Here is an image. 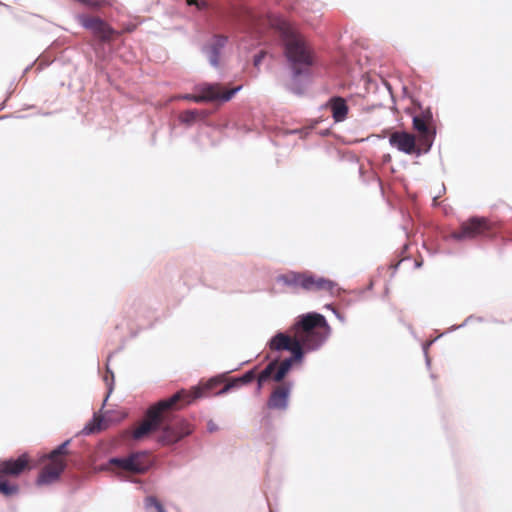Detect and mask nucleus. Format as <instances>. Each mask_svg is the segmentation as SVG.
<instances>
[{"label": "nucleus", "mask_w": 512, "mask_h": 512, "mask_svg": "<svg viewBox=\"0 0 512 512\" xmlns=\"http://www.w3.org/2000/svg\"><path fill=\"white\" fill-rule=\"evenodd\" d=\"M185 395L184 391H179L168 399L161 400L151 406L147 410L144 420L132 431L133 439H143L153 431L162 428L158 441L162 445H171L191 434L192 427L187 421L183 419L166 421V413L170 410L178 409L180 407V400Z\"/></svg>", "instance_id": "nucleus-1"}, {"label": "nucleus", "mask_w": 512, "mask_h": 512, "mask_svg": "<svg viewBox=\"0 0 512 512\" xmlns=\"http://www.w3.org/2000/svg\"><path fill=\"white\" fill-rule=\"evenodd\" d=\"M253 29L260 32L264 27H270L280 33L284 53L296 75L309 68L314 62L313 50L305 37L290 23L274 14L263 16L249 15Z\"/></svg>", "instance_id": "nucleus-2"}, {"label": "nucleus", "mask_w": 512, "mask_h": 512, "mask_svg": "<svg viewBox=\"0 0 512 512\" xmlns=\"http://www.w3.org/2000/svg\"><path fill=\"white\" fill-rule=\"evenodd\" d=\"M269 347L273 351L288 350L292 353V356L284 359L280 364L277 360L270 362L257 378L259 388L270 378L276 382H281L290 371L292 364L300 362L303 358V351L295 334L291 332L290 334L277 333L270 340Z\"/></svg>", "instance_id": "nucleus-3"}, {"label": "nucleus", "mask_w": 512, "mask_h": 512, "mask_svg": "<svg viewBox=\"0 0 512 512\" xmlns=\"http://www.w3.org/2000/svg\"><path fill=\"white\" fill-rule=\"evenodd\" d=\"M294 333L303 353L317 350L327 339L330 327L325 317L318 313H307L298 317L290 328Z\"/></svg>", "instance_id": "nucleus-4"}, {"label": "nucleus", "mask_w": 512, "mask_h": 512, "mask_svg": "<svg viewBox=\"0 0 512 512\" xmlns=\"http://www.w3.org/2000/svg\"><path fill=\"white\" fill-rule=\"evenodd\" d=\"M31 469L32 465L27 454H22L17 459L0 461V494L6 497L17 494L18 485L10 481L8 477H18Z\"/></svg>", "instance_id": "nucleus-5"}, {"label": "nucleus", "mask_w": 512, "mask_h": 512, "mask_svg": "<svg viewBox=\"0 0 512 512\" xmlns=\"http://www.w3.org/2000/svg\"><path fill=\"white\" fill-rule=\"evenodd\" d=\"M69 440L54 449L48 456V462L42 468L37 483L39 485L51 484L57 481L66 467L67 446Z\"/></svg>", "instance_id": "nucleus-6"}, {"label": "nucleus", "mask_w": 512, "mask_h": 512, "mask_svg": "<svg viewBox=\"0 0 512 512\" xmlns=\"http://www.w3.org/2000/svg\"><path fill=\"white\" fill-rule=\"evenodd\" d=\"M494 233L495 227L487 218L471 217L462 222L459 228L452 232L451 237L455 240L463 241L490 237Z\"/></svg>", "instance_id": "nucleus-7"}, {"label": "nucleus", "mask_w": 512, "mask_h": 512, "mask_svg": "<svg viewBox=\"0 0 512 512\" xmlns=\"http://www.w3.org/2000/svg\"><path fill=\"white\" fill-rule=\"evenodd\" d=\"M288 285L299 287L307 291H325L333 293L336 283L324 277L316 276L309 272L295 273L291 272L283 277Z\"/></svg>", "instance_id": "nucleus-8"}, {"label": "nucleus", "mask_w": 512, "mask_h": 512, "mask_svg": "<svg viewBox=\"0 0 512 512\" xmlns=\"http://www.w3.org/2000/svg\"><path fill=\"white\" fill-rule=\"evenodd\" d=\"M241 86L227 89L220 83H204L197 87V94L186 95L184 99L192 100L196 103L201 102H227L239 90Z\"/></svg>", "instance_id": "nucleus-9"}, {"label": "nucleus", "mask_w": 512, "mask_h": 512, "mask_svg": "<svg viewBox=\"0 0 512 512\" xmlns=\"http://www.w3.org/2000/svg\"><path fill=\"white\" fill-rule=\"evenodd\" d=\"M109 463L116 469L139 474L149 469L151 459L147 452H136L125 458H112Z\"/></svg>", "instance_id": "nucleus-10"}, {"label": "nucleus", "mask_w": 512, "mask_h": 512, "mask_svg": "<svg viewBox=\"0 0 512 512\" xmlns=\"http://www.w3.org/2000/svg\"><path fill=\"white\" fill-rule=\"evenodd\" d=\"M232 387V383H224V381L221 378H212L205 384L199 387H195L191 394L183 390L186 393V395L184 396L183 399L180 400V402H183L184 404H189L191 403L192 400L197 398L210 397L226 393Z\"/></svg>", "instance_id": "nucleus-11"}, {"label": "nucleus", "mask_w": 512, "mask_h": 512, "mask_svg": "<svg viewBox=\"0 0 512 512\" xmlns=\"http://www.w3.org/2000/svg\"><path fill=\"white\" fill-rule=\"evenodd\" d=\"M391 146L397 148L399 151L419 156L424 152V146L420 144L419 140L413 134L404 131L393 132L389 137Z\"/></svg>", "instance_id": "nucleus-12"}, {"label": "nucleus", "mask_w": 512, "mask_h": 512, "mask_svg": "<svg viewBox=\"0 0 512 512\" xmlns=\"http://www.w3.org/2000/svg\"><path fill=\"white\" fill-rule=\"evenodd\" d=\"M432 121V114L427 111L413 118V127L419 132V142L424 146V152H428L432 146L435 131L429 127Z\"/></svg>", "instance_id": "nucleus-13"}, {"label": "nucleus", "mask_w": 512, "mask_h": 512, "mask_svg": "<svg viewBox=\"0 0 512 512\" xmlns=\"http://www.w3.org/2000/svg\"><path fill=\"white\" fill-rule=\"evenodd\" d=\"M81 24L104 42L110 41L116 33L114 29L99 17L84 16L81 18Z\"/></svg>", "instance_id": "nucleus-14"}, {"label": "nucleus", "mask_w": 512, "mask_h": 512, "mask_svg": "<svg viewBox=\"0 0 512 512\" xmlns=\"http://www.w3.org/2000/svg\"><path fill=\"white\" fill-rule=\"evenodd\" d=\"M291 391V384L290 383H281L277 385L267 402V406L270 409H279L284 410L288 406V398Z\"/></svg>", "instance_id": "nucleus-15"}, {"label": "nucleus", "mask_w": 512, "mask_h": 512, "mask_svg": "<svg viewBox=\"0 0 512 512\" xmlns=\"http://www.w3.org/2000/svg\"><path fill=\"white\" fill-rule=\"evenodd\" d=\"M227 42V37L215 35L206 45L204 51L207 54L209 62L212 66L218 67L220 64V56Z\"/></svg>", "instance_id": "nucleus-16"}, {"label": "nucleus", "mask_w": 512, "mask_h": 512, "mask_svg": "<svg viewBox=\"0 0 512 512\" xmlns=\"http://www.w3.org/2000/svg\"><path fill=\"white\" fill-rule=\"evenodd\" d=\"M327 106L330 108L335 122H342L347 118L349 108L344 98L332 97L328 101Z\"/></svg>", "instance_id": "nucleus-17"}, {"label": "nucleus", "mask_w": 512, "mask_h": 512, "mask_svg": "<svg viewBox=\"0 0 512 512\" xmlns=\"http://www.w3.org/2000/svg\"><path fill=\"white\" fill-rule=\"evenodd\" d=\"M145 508L147 512H164L162 504L154 496L145 499Z\"/></svg>", "instance_id": "nucleus-18"}, {"label": "nucleus", "mask_w": 512, "mask_h": 512, "mask_svg": "<svg viewBox=\"0 0 512 512\" xmlns=\"http://www.w3.org/2000/svg\"><path fill=\"white\" fill-rule=\"evenodd\" d=\"M254 378H255V372H254V370H251V371L246 372L242 377L234 379L230 383H232L233 387H235L240 384H247V383L251 382L252 380H254Z\"/></svg>", "instance_id": "nucleus-19"}, {"label": "nucleus", "mask_w": 512, "mask_h": 512, "mask_svg": "<svg viewBox=\"0 0 512 512\" xmlns=\"http://www.w3.org/2000/svg\"><path fill=\"white\" fill-rule=\"evenodd\" d=\"M101 424H102V419L100 417H95L93 419V421L84 428V431L87 434L94 433L96 431H100L102 429Z\"/></svg>", "instance_id": "nucleus-20"}, {"label": "nucleus", "mask_w": 512, "mask_h": 512, "mask_svg": "<svg viewBox=\"0 0 512 512\" xmlns=\"http://www.w3.org/2000/svg\"><path fill=\"white\" fill-rule=\"evenodd\" d=\"M198 116V112L196 110H187L180 115V120L184 123L191 124L193 123Z\"/></svg>", "instance_id": "nucleus-21"}, {"label": "nucleus", "mask_w": 512, "mask_h": 512, "mask_svg": "<svg viewBox=\"0 0 512 512\" xmlns=\"http://www.w3.org/2000/svg\"><path fill=\"white\" fill-rule=\"evenodd\" d=\"M264 56H265L264 52H260L258 55H256L254 58V65L259 66L262 59L264 58Z\"/></svg>", "instance_id": "nucleus-22"}, {"label": "nucleus", "mask_w": 512, "mask_h": 512, "mask_svg": "<svg viewBox=\"0 0 512 512\" xmlns=\"http://www.w3.org/2000/svg\"><path fill=\"white\" fill-rule=\"evenodd\" d=\"M208 429H209V431H210V432H213V431H215V430L217 429V427H216L215 423H213L212 421H210V422L208 423Z\"/></svg>", "instance_id": "nucleus-23"}, {"label": "nucleus", "mask_w": 512, "mask_h": 512, "mask_svg": "<svg viewBox=\"0 0 512 512\" xmlns=\"http://www.w3.org/2000/svg\"><path fill=\"white\" fill-rule=\"evenodd\" d=\"M187 3L189 5H196V6H198L200 8L197 0H187Z\"/></svg>", "instance_id": "nucleus-24"}]
</instances>
